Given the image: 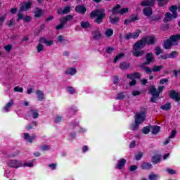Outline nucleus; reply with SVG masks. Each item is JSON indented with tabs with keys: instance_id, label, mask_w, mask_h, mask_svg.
<instances>
[{
	"instance_id": "nucleus-1",
	"label": "nucleus",
	"mask_w": 180,
	"mask_h": 180,
	"mask_svg": "<svg viewBox=\"0 0 180 180\" xmlns=\"http://www.w3.org/2000/svg\"><path fill=\"white\" fill-rule=\"evenodd\" d=\"M146 120V109L142 108L140 112L135 115V124L131 125V130H137L139 126Z\"/></svg>"
},
{
	"instance_id": "nucleus-2",
	"label": "nucleus",
	"mask_w": 180,
	"mask_h": 180,
	"mask_svg": "<svg viewBox=\"0 0 180 180\" xmlns=\"http://www.w3.org/2000/svg\"><path fill=\"white\" fill-rule=\"evenodd\" d=\"M105 16L106 14L103 9L96 10L90 13V18H91V19L95 18L94 22L95 23H98V25H101V23L103 22V18H105Z\"/></svg>"
},
{
	"instance_id": "nucleus-3",
	"label": "nucleus",
	"mask_w": 180,
	"mask_h": 180,
	"mask_svg": "<svg viewBox=\"0 0 180 180\" xmlns=\"http://www.w3.org/2000/svg\"><path fill=\"white\" fill-rule=\"evenodd\" d=\"M179 40L180 34L172 35L169 39L165 41L163 47L166 49V50H169L172 46H178V41H179Z\"/></svg>"
},
{
	"instance_id": "nucleus-4",
	"label": "nucleus",
	"mask_w": 180,
	"mask_h": 180,
	"mask_svg": "<svg viewBox=\"0 0 180 180\" xmlns=\"http://www.w3.org/2000/svg\"><path fill=\"white\" fill-rule=\"evenodd\" d=\"M33 5V1L31 0H28L27 1H25L20 4L19 12H27L29 9L32 8Z\"/></svg>"
},
{
	"instance_id": "nucleus-5",
	"label": "nucleus",
	"mask_w": 180,
	"mask_h": 180,
	"mask_svg": "<svg viewBox=\"0 0 180 180\" xmlns=\"http://www.w3.org/2000/svg\"><path fill=\"white\" fill-rule=\"evenodd\" d=\"M127 77L129 79H131V81L129 82V86H134V85L137 84V82L136 81V79H139L141 77V75L139 72H135L134 74L127 75Z\"/></svg>"
},
{
	"instance_id": "nucleus-6",
	"label": "nucleus",
	"mask_w": 180,
	"mask_h": 180,
	"mask_svg": "<svg viewBox=\"0 0 180 180\" xmlns=\"http://www.w3.org/2000/svg\"><path fill=\"white\" fill-rule=\"evenodd\" d=\"M140 33H141V31L137 30L134 32H129L125 34V39L127 40H130V39H138L139 36H140Z\"/></svg>"
},
{
	"instance_id": "nucleus-7",
	"label": "nucleus",
	"mask_w": 180,
	"mask_h": 180,
	"mask_svg": "<svg viewBox=\"0 0 180 180\" xmlns=\"http://www.w3.org/2000/svg\"><path fill=\"white\" fill-rule=\"evenodd\" d=\"M150 94L153 96L150 101L151 102L154 103L155 102V101H157V99H158V96H160V93L157 91V89L152 87L150 89Z\"/></svg>"
},
{
	"instance_id": "nucleus-8",
	"label": "nucleus",
	"mask_w": 180,
	"mask_h": 180,
	"mask_svg": "<svg viewBox=\"0 0 180 180\" xmlns=\"http://www.w3.org/2000/svg\"><path fill=\"white\" fill-rule=\"evenodd\" d=\"M8 165L11 168H20L22 167V162L19 160H11L8 162Z\"/></svg>"
},
{
	"instance_id": "nucleus-9",
	"label": "nucleus",
	"mask_w": 180,
	"mask_h": 180,
	"mask_svg": "<svg viewBox=\"0 0 180 180\" xmlns=\"http://www.w3.org/2000/svg\"><path fill=\"white\" fill-rule=\"evenodd\" d=\"M146 41H145L144 38H143L142 39L137 41L134 44V49H139V50H141V49H144V47L146 46Z\"/></svg>"
},
{
	"instance_id": "nucleus-10",
	"label": "nucleus",
	"mask_w": 180,
	"mask_h": 180,
	"mask_svg": "<svg viewBox=\"0 0 180 180\" xmlns=\"http://www.w3.org/2000/svg\"><path fill=\"white\" fill-rule=\"evenodd\" d=\"M169 96L170 98H172V99H175L176 102H178V101H180V94L177 91H175L174 90L171 91L169 92Z\"/></svg>"
},
{
	"instance_id": "nucleus-11",
	"label": "nucleus",
	"mask_w": 180,
	"mask_h": 180,
	"mask_svg": "<svg viewBox=\"0 0 180 180\" xmlns=\"http://www.w3.org/2000/svg\"><path fill=\"white\" fill-rule=\"evenodd\" d=\"M109 19H110V22L112 25H116L117 23H119V20H120V18L116 16V14L110 15Z\"/></svg>"
},
{
	"instance_id": "nucleus-12",
	"label": "nucleus",
	"mask_w": 180,
	"mask_h": 180,
	"mask_svg": "<svg viewBox=\"0 0 180 180\" xmlns=\"http://www.w3.org/2000/svg\"><path fill=\"white\" fill-rule=\"evenodd\" d=\"M146 44H154L155 43V37L149 36L144 37Z\"/></svg>"
},
{
	"instance_id": "nucleus-13",
	"label": "nucleus",
	"mask_w": 180,
	"mask_h": 180,
	"mask_svg": "<svg viewBox=\"0 0 180 180\" xmlns=\"http://www.w3.org/2000/svg\"><path fill=\"white\" fill-rule=\"evenodd\" d=\"M154 61V55L151 53H148L146 55V62H145L143 64H146V65H149V64H151V63H153Z\"/></svg>"
},
{
	"instance_id": "nucleus-14",
	"label": "nucleus",
	"mask_w": 180,
	"mask_h": 180,
	"mask_svg": "<svg viewBox=\"0 0 180 180\" xmlns=\"http://www.w3.org/2000/svg\"><path fill=\"white\" fill-rule=\"evenodd\" d=\"M35 94H36V95L37 96L38 101H39L41 102L42 101H44V98H45L44 91H41V90H37L35 91Z\"/></svg>"
},
{
	"instance_id": "nucleus-15",
	"label": "nucleus",
	"mask_w": 180,
	"mask_h": 180,
	"mask_svg": "<svg viewBox=\"0 0 180 180\" xmlns=\"http://www.w3.org/2000/svg\"><path fill=\"white\" fill-rule=\"evenodd\" d=\"M71 11V8L70 6H66L63 10L61 8L58 10V15H67V13H70V11Z\"/></svg>"
},
{
	"instance_id": "nucleus-16",
	"label": "nucleus",
	"mask_w": 180,
	"mask_h": 180,
	"mask_svg": "<svg viewBox=\"0 0 180 180\" xmlns=\"http://www.w3.org/2000/svg\"><path fill=\"white\" fill-rule=\"evenodd\" d=\"M39 41V43H44L46 46H53V44H54V41L53 40H49L44 37L41 38Z\"/></svg>"
},
{
	"instance_id": "nucleus-17",
	"label": "nucleus",
	"mask_w": 180,
	"mask_h": 180,
	"mask_svg": "<svg viewBox=\"0 0 180 180\" xmlns=\"http://www.w3.org/2000/svg\"><path fill=\"white\" fill-rule=\"evenodd\" d=\"M24 139L27 141V143H33V140L36 139V135H33L30 136V135L27 133H24Z\"/></svg>"
},
{
	"instance_id": "nucleus-18",
	"label": "nucleus",
	"mask_w": 180,
	"mask_h": 180,
	"mask_svg": "<svg viewBox=\"0 0 180 180\" xmlns=\"http://www.w3.org/2000/svg\"><path fill=\"white\" fill-rule=\"evenodd\" d=\"M92 36L94 40H99V39H102V33L99 30H94L92 32Z\"/></svg>"
},
{
	"instance_id": "nucleus-19",
	"label": "nucleus",
	"mask_w": 180,
	"mask_h": 180,
	"mask_svg": "<svg viewBox=\"0 0 180 180\" xmlns=\"http://www.w3.org/2000/svg\"><path fill=\"white\" fill-rule=\"evenodd\" d=\"M159 0H158V2ZM141 6H153L155 5V0L144 1L141 3Z\"/></svg>"
},
{
	"instance_id": "nucleus-20",
	"label": "nucleus",
	"mask_w": 180,
	"mask_h": 180,
	"mask_svg": "<svg viewBox=\"0 0 180 180\" xmlns=\"http://www.w3.org/2000/svg\"><path fill=\"white\" fill-rule=\"evenodd\" d=\"M34 13L35 18H41L44 15V11L40 8H36Z\"/></svg>"
},
{
	"instance_id": "nucleus-21",
	"label": "nucleus",
	"mask_w": 180,
	"mask_h": 180,
	"mask_svg": "<svg viewBox=\"0 0 180 180\" xmlns=\"http://www.w3.org/2000/svg\"><path fill=\"white\" fill-rule=\"evenodd\" d=\"M104 36L107 39H110V37H112V36H113V29L107 28L104 32Z\"/></svg>"
},
{
	"instance_id": "nucleus-22",
	"label": "nucleus",
	"mask_w": 180,
	"mask_h": 180,
	"mask_svg": "<svg viewBox=\"0 0 180 180\" xmlns=\"http://www.w3.org/2000/svg\"><path fill=\"white\" fill-rule=\"evenodd\" d=\"M139 50V49H134V47H133L132 54H134V57H141V56L144 54V51Z\"/></svg>"
},
{
	"instance_id": "nucleus-23",
	"label": "nucleus",
	"mask_w": 180,
	"mask_h": 180,
	"mask_svg": "<svg viewBox=\"0 0 180 180\" xmlns=\"http://www.w3.org/2000/svg\"><path fill=\"white\" fill-rule=\"evenodd\" d=\"M124 165H126V159H121L118 161L115 167L117 169H122Z\"/></svg>"
},
{
	"instance_id": "nucleus-24",
	"label": "nucleus",
	"mask_w": 180,
	"mask_h": 180,
	"mask_svg": "<svg viewBox=\"0 0 180 180\" xmlns=\"http://www.w3.org/2000/svg\"><path fill=\"white\" fill-rule=\"evenodd\" d=\"M177 9H178V7L175 5H173L169 7V11L172 13L173 18H178V13H176Z\"/></svg>"
},
{
	"instance_id": "nucleus-25",
	"label": "nucleus",
	"mask_w": 180,
	"mask_h": 180,
	"mask_svg": "<svg viewBox=\"0 0 180 180\" xmlns=\"http://www.w3.org/2000/svg\"><path fill=\"white\" fill-rule=\"evenodd\" d=\"M145 65H147V64L143 63L142 65H140V68L145 71L146 73L147 74H151L153 72V69H150L148 67H145Z\"/></svg>"
},
{
	"instance_id": "nucleus-26",
	"label": "nucleus",
	"mask_w": 180,
	"mask_h": 180,
	"mask_svg": "<svg viewBox=\"0 0 180 180\" xmlns=\"http://www.w3.org/2000/svg\"><path fill=\"white\" fill-rule=\"evenodd\" d=\"M143 15H145V16H148V18H150V15H153V9L148 8V7H146L143 8Z\"/></svg>"
},
{
	"instance_id": "nucleus-27",
	"label": "nucleus",
	"mask_w": 180,
	"mask_h": 180,
	"mask_svg": "<svg viewBox=\"0 0 180 180\" xmlns=\"http://www.w3.org/2000/svg\"><path fill=\"white\" fill-rule=\"evenodd\" d=\"M75 9L78 13L84 14L85 12H86V8L84 6H76Z\"/></svg>"
},
{
	"instance_id": "nucleus-28",
	"label": "nucleus",
	"mask_w": 180,
	"mask_h": 180,
	"mask_svg": "<svg viewBox=\"0 0 180 180\" xmlns=\"http://www.w3.org/2000/svg\"><path fill=\"white\" fill-rule=\"evenodd\" d=\"M160 127L155 125L150 127V131L152 134H158V133H160Z\"/></svg>"
},
{
	"instance_id": "nucleus-29",
	"label": "nucleus",
	"mask_w": 180,
	"mask_h": 180,
	"mask_svg": "<svg viewBox=\"0 0 180 180\" xmlns=\"http://www.w3.org/2000/svg\"><path fill=\"white\" fill-rule=\"evenodd\" d=\"M13 105V100H11L4 108V110H5V112H9V110H11V108H12Z\"/></svg>"
},
{
	"instance_id": "nucleus-30",
	"label": "nucleus",
	"mask_w": 180,
	"mask_h": 180,
	"mask_svg": "<svg viewBox=\"0 0 180 180\" xmlns=\"http://www.w3.org/2000/svg\"><path fill=\"white\" fill-rule=\"evenodd\" d=\"M65 74L68 75H75V74H77V69L74 68H70L65 71Z\"/></svg>"
},
{
	"instance_id": "nucleus-31",
	"label": "nucleus",
	"mask_w": 180,
	"mask_h": 180,
	"mask_svg": "<svg viewBox=\"0 0 180 180\" xmlns=\"http://www.w3.org/2000/svg\"><path fill=\"white\" fill-rule=\"evenodd\" d=\"M172 18H174V15H172V14H171V13H167L165 14V17L163 21L165 22V23H167V22L171 21Z\"/></svg>"
},
{
	"instance_id": "nucleus-32",
	"label": "nucleus",
	"mask_w": 180,
	"mask_h": 180,
	"mask_svg": "<svg viewBox=\"0 0 180 180\" xmlns=\"http://www.w3.org/2000/svg\"><path fill=\"white\" fill-rule=\"evenodd\" d=\"M142 169H151L153 168V165L148 163V162H143L141 165Z\"/></svg>"
},
{
	"instance_id": "nucleus-33",
	"label": "nucleus",
	"mask_w": 180,
	"mask_h": 180,
	"mask_svg": "<svg viewBox=\"0 0 180 180\" xmlns=\"http://www.w3.org/2000/svg\"><path fill=\"white\" fill-rule=\"evenodd\" d=\"M120 4H117L115 6H114L112 10V15H116V13H119V12H120Z\"/></svg>"
},
{
	"instance_id": "nucleus-34",
	"label": "nucleus",
	"mask_w": 180,
	"mask_h": 180,
	"mask_svg": "<svg viewBox=\"0 0 180 180\" xmlns=\"http://www.w3.org/2000/svg\"><path fill=\"white\" fill-rule=\"evenodd\" d=\"M160 161H161L160 155H155L152 158V162H153V164H158Z\"/></svg>"
},
{
	"instance_id": "nucleus-35",
	"label": "nucleus",
	"mask_w": 180,
	"mask_h": 180,
	"mask_svg": "<svg viewBox=\"0 0 180 180\" xmlns=\"http://www.w3.org/2000/svg\"><path fill=\"white\" fill-rule=\"evenodd\" d=\"M129 67H130V65H129V63L126 62H122L120 64V70H127Z\"/></svg>"
},
{
	"instance_id": "nucleus-36",
	"label": "nucleus",
	"mask_w": 180,
	"mask_h": 180,
	"mask_svg": "<svg viewBox=\"0 0 180 180\" xmlns=\"http://www.w3.org/2000/svg\"><path fill=\"white\" fill-rule=\"evenodd\" d=\"M42 42H39L38 44V45L37 46V53H41V51H43V50H44V46L42 45L41 44Z\"/></svg>"
},
{
	"instance_id": "nucleus-37",
	"label": "nucleus",
	"mask_w": 180,
	"mask_h": 180,
	"mask_svg": "<svg viewBox=\"0 0 180 180\" xmlns=\"http://www.w3.org/2000/svg\"><path fill=\"white\" fill-rule=\"evenodd\" d=\"M31 113L34 119L39 117V111L37 110H31Z\"/></svg>"
},
{
	"instance_id": "nucleus-38",
	"label": "nucleus",
	"mask_w": 180,
	"mask_h": 180,
	"mask_svg": "<svg viewBox=\"0 0 180 180\" xmlns=\"http://www.w3.org/2000/svg\"><path fill=\"white\" fill-rule=\"evenodd\" d=\"M123 57H124V53H121L118 54L117 56H115V58L114 59V63H117V61H119V60H120V58H123Z\"/></svg>"
},
{
	"instance_id": "nucleus-39",
	"label": "nucleus",
	"mask_w": 180,
	"mask_h": 180,
	"mask_svg": "<svg viewBox=\"0 0 180 180\" xmlns=\"http://www.w3.org/2000/svg\"><path fill=\"white\" fill-rule=\"evenodd\" d=\"M167 4H168V0H159L158 1V5H159V6H165V5H167Z\"/></svg>"
},
{
	"instance_id": "nucleus-40",
	"label": "nucleus",
	"mask_w": 180,
	"mask_h": 180,
	"mask_svg": "<svg viewBox=\"0 0 180 180\" xmlns=\"http://www.w3.org/2000/svg\"><path fill=\"white\" fill-rule=\"evenodd\" d=\"M160 109H162V110H169V109H171V104L170 103L165 104L164 105H162L160 107Z\"/></svg>"
},
{
	"instance_id": "nucleus-41",
	"label": "nucleus",
	"mask_w": 180,
	"mask_h": 180,
	"mask_svg": "<svg viewBox=\"0 0 180 180\" xmlns=\"http://www.w3.org/2000/svg\"><path fill=\"white\" fill-rule=\"evenodd\" d=\"M161 70H162V65H155L153 66L152 71H153V72H158V71H161Z\"/></svg>"
},
{
	"instance_id": "nucleus-42",
	"label": "nucleus",
	"mask_w": 180,
	"mask_h": 180,
	"mask_svg": "<svg viewBox=\"0 0 180 180\" xmlns=\"http://www.w3.org/2000/svg\"><path fill=\"white\" fill-rule=\"evenodd\" d=\"M6 25H7V26H8L9 27H11V26L15 25V19H14V18H11V19L7 20Z\"/></svg>"
},
{
	"instance_id": "nucleus-43",
	"label": "nucleus",
	"mask_w": 180,
	"mask_h": 180,
	"mask_svg": "<svg viewBox=\"0 0 180 180\" xmlns=\"http://www.w3.org/2000/svg\"><path fill=\"white\" fill-rule=\"evenodd\" d=\"M12 49H13V46L11 44H8L4 46V50H6L7 53H11V51H12Z\"/></svg>"
},
{
	"instance_id": "nucleus-44",
	"label": "nucleus",
	"mask_w": 180,
	"mask_h": 180,
	"mask_svg": "<svg viewBox=\"0 0 180 180\" xmlns=\"http://www.w3.org/2000/svg\"><path fill=\"white\" fill-rule=\"evenodd\" d=\"M81 26L83 29H88V27H89V26H91V24H89V22H82Z\"/></svg>"
},
{
	"instance_id": "nucleus-45",
	"label": "nucleus",
	"mask_w": 180,
	"mask_h": 180,
	"mask_svg": "<svg viewBox=\"0 0 180 180\" xmlns=\"http://www.w3.org/2000/svg\"><path fill=\"white\" fill-rule=\"evenodd\" d=\"M158 174H149V176H148V179H150V180H157L158 179Z\"/></svg>"
},
{
	"instance_id": "nucleus-46",
	"label": "nucleus",
	"mask_w": 180,
	"mask_h": 180,
	"mask_svg": "<svg viewBox=\"0 0 180 180\" xmlns=\"http://www.w3.org/2000/svg\"><path fill=\"white\" fill-rule=\"evenodd\" d=\"M151 130V127H145L143 129V134H148V133H150V131Z\"/></svg>"
},
{
	"instance_id": "nucleus-47",
	"label": "nucleus",
	"mask_w": 180,
	"mask_h": 180,
	"mask_svg": "<svg viewBox=\"0 0 180 180\" xmlns=\"http://www.w3.org/2000/svg\"><path fill=\"white\" fill-rule=\"evenodd\" d=\"M178 56V52L177 51H172L171 53L168 54L169 58H175Z\"/></svg>"
},
{
	"instance_id": "nucleus-48",
	"label": "nucleus",
	"mask_w": 180,
	"mask_h": 180,
	"mask_svg": "<svg viewBox=\"0 0 180 180\" xmlns=\"http://www.w3.org/2000/svg\"><path fill=\"white\" fill-rule=\"evenodd\" d=\"M129 12V8H124L120 10L119 13L120 15H125V13H127Z\"/></svg>"
},
{
	"instance_id": "nucleus-49",
	"label": "nucleus",
	"mask_w": 180,
	"mask_h": 180,
	"mask_svg": "<svg viewBox=\"0 0 180 180\" xmlns=\"http://www.w3.org/2000/svg\"><path fill=\"white\" fill-rule=\"evenodd\" d=\"M22 20L25 19V15L22 13V12H20L18 14V18H17V22H20V20Z\"/></svg>"
},
{
	"instance_id": "nucleus-50",
	"label": "nucleus",
	"mask_w": 180,
	"mask_h": 180,
	"mask_svg": "<svg viewBox=\"0 0 180 180\" xmlns=\"http://www.w3.org/2000/svg\"><path fill=\"white\" fill-rule=\"evenodd\" d=\"M155 53L156 56H160V54L162 53V50H161V48H160V46H158L155 49Z\"/></svg>"
},
{
	"instance_id": "nucleus-51",
	"label": "nucleus",
	"mask_w": 180,
	"mask_h": 180,
	"mask_svg": "<svg viewBox=\"0 0 180 180\" xmlns=\"http://www.w3.org/2000/svg\"><path fill=\"white\" fill-rule=\"evenodd\" d=\"M126 97V93H119L117 96V99H123Z\"/></svg>"
},
{
	"instance_id": "nucleus-52",
	"label": "nucleus",
	"mask_w": 180,
	"mask_h": 180,
	"mask_svg": "<svg viewBox=\"0 0 180 180\" xmlns=\"http://www.w3.org/2000/svg\"><path fill=\"white\" fill-rule=\"evenodd\" d=\"M50 150V146L49 145H44L41 147V151H49Z\"/></svg>"
},
{
	"instance_id": "nucleus-53",
	"label": "nucleus",
	"mask_w": 180,
	"mask_h": 180,
	"mask_svg": "<svg viewBox=\"0 0 180 180\" xmlns=\"http://www.w3.org/2000/svg\"><path fill=\"white\" fill-rule=\"evenodd\" d=\"M14 92H20L22 94L23 92V87H20V86L14 87Z\"/></svg>"
},
{
	"instance_id": "nucleus-54",
	"label": "nucleus",
	"mask_w": 180,
	"mask_h": 180,
	"mask_svg": "<svg viewBox=\"0 0 180 180\" xmlns=\"http://www.w3.org/2000/svg\"><path fill=\"white\" fill-rule=\"evenodd\" d=\"M162 18L161 15H153L150 18V20H160Z\"/></svg>"
},
{
	"instance_id": "nucleus-55",
	"label": "nucleus",
	"mask_w": 180,
	"mask_h": 180,
	"mask_svg": "<svg viewBox=\"0 0 180 180\" xmlns=\"http://www.w3.org/2000/svg\"><path fill=\"white\" fill-rule=\"evenodd\" d=\"M142 158H143V153L141 152H139L135 156V158L136 160H137V161H139V160H141Z\"/></svg>"
},
{
	"instance_id": "nucleus-56",
	"label": "nucleus",
	"mask_w": 180,
	"mask_h": 180,
	"mask_svg": "<svg viewBox=\"0 0 180 180\" xmlns=\"http://www.w3.org/2000/svg\"><path fill=\"white\" fill-rule=\"evenodd\" d=\"M68 92H69V94H71V95H72L75 94V90L74 89V88L70 86L68 88Z\"/></svg>"
},
{
	"instance_id": "nucleus-57",
	"label": "nucleus",
	"mask_w": 180,
	"mask_h": 180,
	"mask_svg": "<svg viewBox=\"0 0 180 180\" xmlns=\"http://www.w3.org/2000/svg\"><path fill=\"white\" fill-rule=\"evenodd\" d=\"M64 40H65V39L64 38V36L63 35L58 36V41H59V43H63Z\"/></svg>"
},
{
	"instance_id": "nucleus-58",
	"label": "nucleus",
	"mask_w": 180,
	"mask_h": 180,
	"mask_svg": "<svg viewBox=\"0 0 180 180\" xmlns=\"http://www.w3.org/2000/svg\"><path fill=\"white\" fill-rule=\"evenodd\" d=\"M166 171L167 172L170 174V175H174V174H176V172L172 169H167Z\"/></svg>"
},
{
	"instance_id": "nucleus-59",
	"label": "nucleus",
	"mask_w": 180,
	"mask_h": 180,
	"mask_svg": "<svg viewBox=\"0 0 180 180\" xmlns=\"http://www.w3.org/2000/svg\"><path fill=\"white\" fill-rule=\"evenodd\" d=\"M24 22H31L32 21V17L29 15L24 16Z\"/></svg>"
},
{
	"instance_id": "nucleus-60",
	"label": "nucleus",
	"mask_w": 180,
	"mask_h": 180,
	"mask_svg": "<svg viewBox=\"0 0 180 180\" xmlns=\"http://www.w3.org/2000/svg\"><path fill=\"white\" fill-rule=\"evenodd\" d=\"M72 18H74V16L72 15H68L64 17L65 19H66V21L68 22L70 20H72Z\"/></svg>"
},
{
	"instance_id": "nucleus-61",
	"label": "nucleus",
	"mask_w": 180,
	"mask_h": 180,
	"mask_svg": "<svg viewBox=\"0 0 180 180\" xmlns=\"http://www.w3.org/2000/svg\"><path fill=\"white\" fill-rule=\"evenodd\" d=\"M175 136H176V131L173 130V131H172L171 134L169 136V138L174 139L175 137Z\"/></svg>"
},
{
	"instance_id": "nucleus-62",
	"label": "nucleus",
	"mask_w": 180,
	"mask_h": 180,
	"mask_svg": "<svg viewBox=\"0 0 180 180\" xmlns=\"http://www.w3.org/2000/svg\"><path fill=\"white\" fill-rule=\"evenodd\" d=\"M115 49L112 48V47H110V48H108L107 50H106V52L108 53V54H112L114 51Z\"/></svg>"
},
{
	"instance_id": "nucleus-63",
	"label": "nucleus",
	"mask_w": 180,
	"mask_h": 180,
	"mask_svg": "<svg viewBox=\"0 0 180 180\" xmlns=\"http://www.w3.org/2000/svg\"><path fill=\"white\" fill-rule=\"evenodd\" d=\"M25 167H33V162H29L24 163Z\"/></svg>"
},
{
	"instance_id": "nucleus-64",
	"label": "nucleus",
	"mask_w": 180,
	"mask_h": 180,
	"mask_svg": "<svg viewBox=\"0 0 180 180\" xmlns=\"http://www.w3.org/2000/svg\"><path fill=\"white\" fill-rule=\"evenodd\" d=\"M174 77H178L179 75H180V70H174Z\"/></svg>"
}]
</instances>
